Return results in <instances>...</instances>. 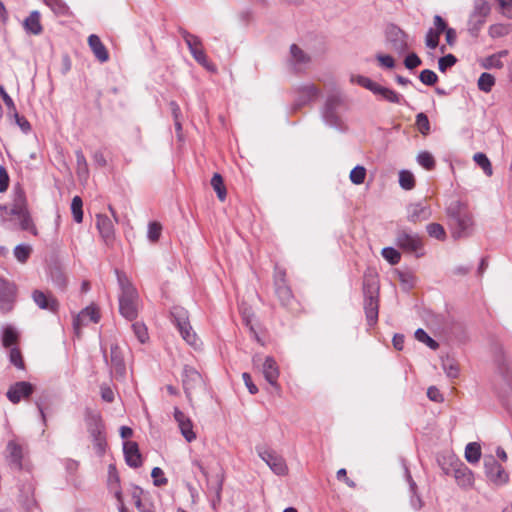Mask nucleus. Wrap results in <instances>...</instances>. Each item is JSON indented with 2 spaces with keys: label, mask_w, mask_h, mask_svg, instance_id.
I'll use <instances>...</instances> for the list:
<instances>
[{
  "label": "nucleus",
  "mask_w": 512,
  "mask_h": 512,
  "mask_svg": "<svg viewBox=\"0 0 512 512\" xmlns=\"http://www.w3.org/2000/svg\"><path fill=\"white\" fill-rule=\"evenodd\" d=\"M117 280L121 288L119 295L120 314L129 321H133L138 315V293L125 274L116 270Z\"/></svg>",
  "instance_id": "f257e3e1"
},
{
  "label": "nucleus",
  "mask_w": 512,
  "mask_h": 512,
  "mask_svg": "<svg viewBox=\"0 0 512 512\" xmlns=\"http://www.w3.org/2000/svg\"><path fill=\"white\" fill-rule=\"evenodd\" d=\"M447 215L455 227L454 238L466 237L471 234L474 221L465 203L459 200L451 201L447 207Z\"/></svg>",
  "instance_id": "f03ea898"
},
{
  "label": "nucleus",
  "mask_w": 512,
  "mask_h": 512,
  "mask_svg": "<svg viewBox=\"0 0 512 512\" xmlns=\"http://www.w3.org/2000/svg\"><path fill=\"white\" fill-rule=\"evenodd\" d=\"M0 210L17 217L23 230L31 231L34 235L37 234V230L28 211L26 195L22 189L15 190L12 204L10 206L0 205Z\"/></svg>",
  "instance_id": "7ed1b4c3"
},
{
  "label": "nucleus",
  "mask_w": 512,
  "mask_h": 512,
  "mask_svg": "<svg viewBox=\"0 0 512 512\" xmlns=\"http://www.w3.org/2000/svg\"><path fill=\"white\" fill-rule=\"evenodd\" d=\"M378 281L373 274H365L363 281L364 310L368 325H374L378 320Z\"/></svg>",
  "instance_id": "20e7f679"
},
{
  "label": "nucleus",
  "mask_w": 512,
  "mask_h": 512,
  "mask_svg": "<svg viewBox=\"0 0 512 512\" xmlns=\"http://www.w3.org/2000/svg\"><path fill=\"white\" fill-rule=\"evenodd\" d=\"M171 316L182 338L187 342V344L197 347L199 339L190 325L188 311L183 307L174 306L171 310Z\"/></svg>",
  "instance_id": "39448f33"
},
{
  "label": "nucleus",
  "mask_w": 512,
  "mask_h": 512,
  "mask_svg": "<svg viewBox=\"0 0 512 512\" xmlns=\"http://www.w3.org/2000/svg\"><path fill=\"white\" fill-rule=\"evenodd\" d=\"M343 105V99L340 94L333 93L328 95L322 108V118L330 127L342 129V120L339 115V109Z\"/></svg>",
  "instance_id": "423d86ee"
},
{
  "label": "nucleus",
  "mask_w": 512,
  "mask_h": 512,
  "mask_svg": "<svg viewBox=\"0 0 512 512\" xmlns=\"http://www.w3.org/2000/svg\"><path fill=\"white\" fill-rule=\"evenodd\" d=\"M396 245L408 253L415 254L416 257L424 255L422 237L408 229H398L396 234Z\"/></svg>",
  "instance_id": "0eeeda50"
},
{
  "label": "nucleus",
  "mask_w": 512,
  "mask_h": 512,
  "mask_svg": "<svg viewBox=\"0 0 512 512\" xmlns=\"http://www.w3.org/2000/svg\"><path fill=\"white\" fill-rule=\"evenodd\" d=\"M182 384L189 401H191L193 394L205 390V382L202 375L195 368L188 365L183 368Z\"/></svg>",
  "instance_id": "6e6552de"
},
{
  "label": "nucleus",
  "mask_w": 512,
  "mask_h": 512,
  "mask_svg": "<svg viewBox=\"0 0 512 512\" xmlns=\"http://www.w3.org/2000/svg\"><path fill=\"white\" fill-rule=\"evenodd\" d=\"M258 456L269 466V468L279 476H284L288 472L287 464L284 458L276 451L265 446H257Z\"/></svg>",
  "instance_id": "1a4fd4ad"
},
{
  "label": "nucleus",
  "mask_w": 512,
  "mask_h": 512,
  "mask_svg": "<svg viewBox=\"0 0 512 512\" xmlns=\"http://www.w3.org/2000/svg\"><path fill=\"white\" fill-rule=\"evenodd\" d=\"M490 13V6L486 0H476L474 10L468 21V31L473 37H477L486 18Z\"/></svg>",
  "instance_id": "9d476101"
},
{
  "label": "nucleus",
  "mask_w": 512,
  "mask_h": 512,
  "mask_svg": "<svg viewBox=\"0 0 512 512\" xmlns=\"http://www.w3.org/2000/svg\"><path fill=\"white\" fill-rule=\"evenodd\" d=\"M181 36L183 37L185 43L187 44L190 53L192 54L195 61H197L200 65L207 68L208 70H212L210 66L206 53L203 49L202 41L196 35H193L186 31L185 29L179 30Z\"/></svg>",
  "instance_id": "9b49d317"
},
{
  "label": "nucleus",
  "mask_w": 512,
  "mask_h": 512,
  "mask_svg": "<svg viewBox=\"0 0 512 512\" xmlns=\"http://www.w3.org/2000/svg\"><path fill=\"white\" fill-rule=\"evenodd\" d=\"M17 288L13 282L0 277V309L7 313L13 309Z\"/></svg>",
  "instance_id": "f8f14e48"
},
{
  "label": "nucleus",
  "mask_w": 512,
  "mask_h": 512,
  "mask_svg": "<svg viewBox=\"0 0 512 512\" xmlns=\"http://www.w3.org/2000/svg\"><path fill=\"white\" fill-rule=\"evenodd\" d=\"M484 469L486 476L495 484H505L509 479L508 473L493 456L484 458Z\"/></svg>",
  "instance_id": "ddd939ff"
},
{
  "label": "nucleus",
  "mask_w": 512,
  "mask_h": 512,
  "mask_svg": "<svg viewBox=\"0 0 512 512\" xmlns=\"http://www.w3.org/2000/svg\"><path fill=\"white\" fill-rule=\"evenodd\" d=\"M387 41L391 49L399 54L408 50V35L397 26H390L386 32Z\"/></svg>",
  "instance_id": "4468645a"
},
{
  "label": "nucleus",
  "mask_w": 512,
  "mask_h": 512,
  "mask_svg": "<svg viewBox=\"0 0 512 512\" xmlns=\"http://www.w3.org/2000/svg\"><path fill=\"white\" fill-rule=\"evenodd\" d=\"M104 358L107 363H110L111 372L116 377L123 378L126 374V366L122 350L117 344H112L110 348V360L104 351Z\"/></svg>",
  "instance_id": "2eb2a0df"
},
{
  "label": "nucleus",
  "mask_w": 512,
  "mask_h": 512,
  "mask_svg": "<svg viewBox=\"0 0 512 512\" xmlns=\"http://www.w3.org/2000/svg\"><path fill=\"white\" fill-rule=\"evenodd\" d=\"M296 96L293 104V109L297 110L301 107L309 104L311 101L315 100L319 94V89L314 84H306L299 86L295 89Z\"/></svg>",
  "instance_id": "dca6fc26"
},
{
  "label": "nucleus",
  "mask_w": 512,
  "mask_h": 512,
  "mask_svg": "<svg viewBox=\"0 0 512 512\" xmlns=\"http://www.w3.org/2000/svg\"><path fill=\"white\" fill-rule=\"evenodd\" d=\"M100 320V314L97 307L91 305L84 308L76 317L73 319V328L77 335L80 334V330L83 326L89 322L97 323Z\"/></svg>",
  "instance_id": "f3484780"
},
{
  "label": "nucleus",
  "mask_w": 512,
  "mask_h": 512,
  "mask_svg": "<svg viewBox=\"0 0 512 512\" xmlns=\"http://www.w3.org/2000/svg\"><path fill=\"white\" fill-rule=\"evenodd\" d=\"M33 391L34 386L30 382L19 381L10 386L6 396L13 404H17L22 399L28 398Z\"/></svg>",
  "instance_id": "a211bd4d"
},
{
  "label": "nucleus",
  "mask_w": 512,
  "mask_h": 512,
  "mask_svg": "<svg viewBox=\"0 0 512 512\" xmlns=\"http://www.w3.org/2000/svg\"><path fill=\"white\" fill-rule=\"evenodd\" d=\"M275 293L281 304L288 306L293 300V294L290 287L286 283L285 272L276 271L275 273Z\"/></svg>",
  "instance_id": "6ab92c4d"
},
{
  "label": "nucleus",
  "mask_w": 512,
  "mask_h": 512,
  "mask_svg": "<svg viewBox=\"0 0 512 512\" xmlns=\"http://www.w3.org/2000/svg\"><path fill=\"white\" fill-rule=\"evenodd\" d=\"M32 299L35 304L43 310L56 313L59 310V302L51 293H44L41 290H34Z\"/></svg>",
  "instance_id": "aec40b11"
},
{
  "label": "nucleus",
  "mask_w": 512,
  "mask_h": 512,
  "mask_svg": "<svg viewBox=\"0 0 512 512\" xmlns=\"http://www.w3.org/2000/svg\"><path fill=\"white\" fill-rule=\"evenodd\" d=\"M431 215L430 207L423 202L411 203L407 207V219L409 222H422L428 220Z\"/></svg>",
  "instance_id": "412c9836"
},
{
  "label": "nucleus",
  "mask_w": 512,
  "mask_h": 512,
  "mask_svg": "<svg viewBox=\"0 0 512 512\" xmlns=\"http://www.w3.org/2000/svg\"><path fill=\"white\" fill-rule=\"evenodd\" d=\"M174 418L178 423L181 434L187 442H192L196 439V434L193 431V423L191 419L186 416L179 408H174Z\"/></svg>",
  "instance_id": "4be33fe9"
},
{
  "label": "nucleus",
  "mask_w": 512,
  "mask_h": 512,
  "mask_svg": "<svg viewBox=\"0 0 512 512\" xmlns=\"http://www.w3.org/2000/svg\"><path fill=\"white\" fill-rule=\"evenodd\" d=\"M96 226L104 242L107 245L111 244L115 238L112 220L107 215L98 214L96 216Z\"/></svg>",
  "instance_id": "5701e85b"
},
{
  "label": "nucleus",
  "mask_w": 512,
  "mask_h": 512,
  "mask_svg": "<svg viewBox=\"0 0 512 512\" xmlns=\"http://www.w3.org/2000/svg\"><path fill=\"white\" fill-rule=\"evenodd\" d=\"M123 452L127 465L138 468L142 465V456L138 444L134 441H126L123 444Z\"/></svg>",
  "instance_id": "b1692460"
},
{
  "label": "nucleus",
  "mask_w": 512,
  "mask_h": 512,
  "mask_svg": "<svg viewBox=\"0 0 512 512\" xmlns=\"http://www.w3.org/2000/svg\"><path fill=\"white\" fill-rule=\"evenodd\" d=\"M261 370L266 381L272 386H276L279 378V368L275 359L271 356H267L262 364Z\"/></svg>",
  "instance_id": "393cba45"
},
{
  "label": "nucleus",
  "mask_w": 512,
  "mask_h": 512,
  "mask_svg": "<svg viewBox=\"0 0 512 512\" xmlns=\"http://www.w3.org/2000/svg\"><path fill=\"white\" fill-rule=\"evenodd\" d=\"M88 45L91 48L94 56L101 63H104V62L108 61L109 53H108L106 47L104 46V44L102 43V41L100 40V38L97 35L91 34L88 37Z\"/></svg>",
  "instance_id": "a878e982"
},
{
  "label": "nucleus",
  "mask_w": 512,
  "mask_h": 512,
  "mask_svg": "<svg viewBox=\"0 0 512 512\" xmlns=\"http://www.w3.org/2000/svg\"><path fill=\"white\" fill-rule=\"evenodd\" d=\"M40 13L38 11H32L23 22L24 29L27 33L32 35H40L43 31V27L40 22Z\"/></svg>",
  "instance_id": "bb28decb"
},
{
  "label": "nucleus",
  "mask_w": 512,
  "mask_h": 512,
  "mask_svg": "<svg viewBox=\"0 0 512 512\" xmlns=\"http://www.w3.org/2000/svg\"><path fill=\"white\" fill-rule=\"evenodd\" d=\"M108 487L117 501H121L122 491L120 488V479L114 465H110L108 468Z\"/></svg>",
  "instance_id": "cd10ccee"
},
{
  "label": "nucleus",
  "mask_w": 512,
  "mask_h": 512,
  "mask_svg": "<svg viewBox=\"0 0 512 512\" xmlns=\"http://www.w3.org/2000/svg\"><path fill=\"white\" fill-rule=\"evenodd\" d=\"M290 56V61L295 67L306 66L310 62V56L296 44L290 46Z\"/></svg>",
  "instance_id": "c85d7f7f"
},
{
  "label": "nucleus",
  "mask_w": 512,
  "mask_h": 512,
  "mask_svg": "<svg viewBox=\"0 0 512 512\" xmlns=\"http://www.w3.org/2000/svg\"><path fill=\"white\" fill-rule=\"evenodd\" d=\"M373 94L375 95H379L382 97V99L390 102V103H400L401 100H402V95H400L399 93H397L396 91L390 89V88H387V87H384V86H381L379 85L378 83L376 84L375 86V90H373L372 92Z\"/></svg>",
  "instance_id": "c756f323"
},
{
  "label": "nucleus",
  "mask_w": 512,
  "mask_h": 512,
  "mask_svg": "<svg viewBox=\"0 0 512 512\" xmlns=\"http://www.w3.org/2000/svg\"><path fill=\"white\" fill-rule=\"evenodd\" d=\"M7 451L10 463L20 469L22 467L21 460L23 457L21 446L15 441H10L7 444Z\"/></svg>",
  "instance_id": "7c9ffc66"
},
{
  "label": "nucleus",
  "mask_w": 512,
  "mask_h": 512,
  "mask_svg": "<svg viewBox=\"0 0 512 512\" xmlns=\"http://www.w3.org/2000/svg\"><path fill=\"white\" fill-rule=\"evenodd\" d=\"M442 368L447 377L454 379L459 376L460 368L457 361L449 356L442 358Z\"/></svg>",
  "instance_id": "2f4dec72"
},
{
  "label": "nucleus",
  "mask_w": 512,
  "mask_h": 512,
  "mask_svg": "<svg viewBox=\"0 0 512 512\" xmlns=\"http://www.w3.org/2000/svg\"><path fill=\"white\" fill-rule=\"evenodd\" d=\"M21 498L23 505L27 509V511H32V508L35 506L36 502L34 500L33 494H34V488L32 484H27L21 488Z\"/></svg>",
  "instance_id": "473e14b6"
},
{
  "label": "nucleus",
  "mask_w": 512,
  "mask_h": 512,
  "mask_svg": "<svg viewBox=\"0 0 512 512\" xmlns=\"http://www.w3.org/2000/svg\"><path fill=\"white\" fill-rule=\"evenodd\" d=\"M88 426V432L92 440L104 437L103 426L101 424L99 415H92Z\"/></svg>",
  "instance_id": "72a5a7b5"
},
{
  "label": "nucleus",
  "mask_w": 512,
  "mask_h": 512,
  "mask_svg": "<svg viewBox=\"0 0 512 512\" xmlns=\"http://www.w3.org/2000/svg\"><path fill=\"white\" fill-rule=\"evenodd\" d=\"M481 457V447L476 442L467 444L465 448V458L469 463H477Z\"/></svg>",
  "instance_id": "f704fd0d"
},
{
  "label": "nucleus",
  "mask_w": 512,
  "mask_h": 512,
  "mask_svg": "<svg viewBox=\"0 0 512 512\" xmlns=\"http://www.w3.org/2000/svg\"><path fill=\"white\" fill-rule=\"evenodd\" d=\"M18 332L16 329L10 325H7L3 329V335H2V344L4 347H11L18 341Z\"/></svg>",
  "instance_id": "c9c22d12"
},
{
  "label": "nucleus",
  "mask_w": 512,
  "mask_h": 512,
  "mask_svg": "<svg viewBox=\"0 0 512 512\" xmlns=\"http://www.w3.org/2000/svg\"><path fill=\"white\" fill-rule=\"evenodd\" d=\"M406 473H407V479H408L409 486H410V491L412 493V496L410 499V504L413 507V509L420 510L423 506V502H422L421 497L416 493L417 485H416L415 481L412 479L408 470H406Z\"/></svg>",
  "instance_id": "e433bc0d"
},
{
  "label": "nucleus",
  "mask_w": 512,
  "mask_h": 512,
  "mask_svg": "<svg viewBox=\"0 0 512 512\" xmlns=\"http://www.w3.org/2000/svg\"><path fill=\"white\" fill-rule=\"evenodd\" d=\"M455 478L460 486L467 487L473 483L472 472L464 467L455 470Z\"/></svg>",
  "instance_id": "4c0bfd02"
},
{
  "label": "nucleus",
  "mask_w": 512,
  "mask_h": 512,
  "mask_svg": "<svg viewBox=\"0 0 512 512\" xmlns=\"http://www.w3.org/2000/svg\"><path fill=\"white\" fill-rule=\"evenodd\" d=\"M473 160L476 162L477 165H479L482 168L485 175H487L488 177L492 176L493 169L491 162L484 153H475L473 156Z\"/></svg>",
  "instance_id": "58836bf2"
},
{
  "label": "nucleus",
  "mask_w": 512,
  "mask_h": 512,
  "mask_svg": "<svg viewBox=\"0 0 512 512\" xmlns=\"http://www.w3.org/2000/svg\"><path fill=\"white\" fill-rule=\"evenodd\" d=\"M211 186L217 193V197L220 201L226 199V188L223 183V178L220 174L215 173L211 179Z\"/></svg>",
  "instance_id": "ea45409f"
},
{
  "label": "nucleus",
  "mask_w": 512,
  "mask_h": 512,
  "mask_svg": "<svg viewBox=\"0 0 512 512\" xmlns=\"http://www.w3.org/2000/svg\"><path fill=\"white\" fill-rule=\"evenodd\" d=\"M83 202L81 197L74 196L71 202V212L73 215V219L76 223H81L83 221Z\"/></svg>",
  "instance_id": "a19ab883"
},
{
  "label": "nucleus",
  "mask_w": 512,
  "mask_h": 512,
  "mask_svg": "<svg viewBox=\"0 0 512 512\" xmlns=\"http://www.w3.org/2000/svg\"><path fill=\"white\" fill-rule=\"evenodd\" d=\"M417 162L420 166L425 168L426 170L434 169L436 162L433 155L428 151H421L417 155Z\"/></svg>",
  "instance_id": "79ce46f5"
},
{
  "label": "nucleus",
  "mask_w": 512,
  "mask_h": 512,
  "mask_svg": "<svg viewBox=\"0 0 512 512\" xmlns=\"http://www.w3.org/2000/svg\"><path fill=\"white\" fill-rule=\"evenodd\" d=\"M495 84V78L490 73H482L478 79V88L483 92H490Z\"/></svg>",
  "instance_id": "37998d69"
},
{
  "label": "nucleus",
  "mask_w": 512,
  "mask_h": 512,
  "mask_svg": "<svg viewBox=\"0 0 512 512\" xmlns=\"http://www.w3.org/2000/svg\"><path fill=\"white\" fill-rule=\"evenodd\" d=\"M399 184L405 190H411L415 186L414 175L408 170H402L399 173Z\"/></svg>",
  "instance_id": "c03bdc74"
},
{
  "label": "nucleus",
  "mask_w": 512,
  "mask_h": 512,
  "mask_svg": "<svg viewBox=\"0 0 512 512\" xmlns=\"http://www.w3.org/2000/svg\"><path fill=\"white\" fill-rule=\"evenodd\" d=\"M426 231L430 237L436 238L437 240H444L446 238L445 229L439 223L428 224L426 226Z\"/></svg>",
  "instance_id": "a18cd8bd"
},
{
  "label": "nucleus",
  "mask_w": 512,
  "mask_h": 512,
  "mask_svg": "<svg viewBox=\"0 0 512 512\" xmlns=\"http://www.w3.org/2000/svg\"><path fill=\"white\" fill-rule=\"evenodd\" d=\"M381 254L391 265H396L400 262L401 254L393 247L383 248Z\"/></svg>",
  "instance_id": "49530a36"
},
{
  "label": "nucleus",
  "mask_w": 512,
  "mask_h": 512,
  "mask_svg": "<svg viewBox=\"0 0 512 512\" xmlns=\"http://www.w3.org/2000/svg\"><path fill=\"white\" fill-rule=\"evenodd\" d=\"M441 33L434 30L433 28H429L426 36H425V45L429 49H436L439 45Z\"/></svg>",
  "instance_id": "de8ad7c7"
},
{
  "label": "nucleus",
  "mask_w": 512,
  "mask_h": 512,
  "mask_svg": "<svg viewBox=\"0 0 512 512\" xmlns=\"http://www.w3.org/2000/svg\"><path fill=\"white\" fill-rule=\"evenodd\" d=\"M31 252L32 248L29 245L20 244L14 248V256L20 263H25Z\"/></svg>",
  "instance_id": "09e8293b"
},
{
  "label": "nucleus",
  "mask_w": 512,
  "mask_h": 512,
  "mask_svg": "<svg viewBox=\"0 0 512 512\" xmlns=\"http://www.w3.org/2000/svg\"><path fill=\"white\" fill-rule=\"evenodd\" d=\"M416 126L419 132L426 136L430 133V122L426 114L418 113L416 115Z\"/></svg>",
  "instance_id": "8fccbe9b"
},
{
  "label": "nucleus",
  "mask_w": 512,
  "mask_h": 512,
  "mask_svg": "<svg viewBox=\"0 0 512 512\" xmlns=\"http://www.w3.org/2000/svg\"><path fill=\"white\" fill-rule=\"evenodd\" d=\"M415 338L425 343L429 348L435 350L439 347V344L432 339L422 328H419L415 331Z\"/></svg>",
  "instance_id": "3c124183"
},
{
  "label": "nucleus",
  "mask_w": 512,
  "mask_h": 512,
  "mask_svg": "<svg viewBox=\"0 0 512 512\" xmlns=\"http://www.w3.org/2000/svg\"><path fill=\"white\" fill-rule=\"evenodd\" d=\"M366 176V169L363 166H356L350 172V180L355 185H360L364 182Z\"/></svg>",
  "instance_id": "603ef678"
},
{
  "label": "nucleus",
  "mask_w": 512,
  "mask_h": 512,
  "mask_svg": "<svg viewBox=\"0 0 512 512\" xmlns=\"http://www.w3.org/2000/svg\"><path fill=\"white\" fill-rule=\"evenodd\" d=\"M351 83H357L360 86L368 89L369 91L373 92L375 90L376 82L372 81L370 78L361 76V75H352L350 77Z\"/></svg>",
  "instance_id": "864d4df0"
},
{
  "label": "nucleus",
  "mask_w": 512,
  "mask_h": 512,
  "mask_svg": "<svg viewBox=\"0 0 512 512\" xmlns=\"http://www.w3.org/2000/svg\"><path fill=\"white\" fill-rule=\"evenodd\" d=\"M162 225L159 222H150L148 224L147 237L151 242H157L161 236Z\"/></svg>",
  "instance_id": "5fc2aeb1"
},
{
  "label": "nucleus",
  "mask_w": 512,
  "mask_h": 512,
  "mask_svg": "<svg viewBox=\"0 0 512 512\" xmlns=\"http://www.w3.org/2000/svg\"><path fill=\"white\" fill-rule=\"evenodd\" d=\"M132 329H133L135 336L141 343H145L148 340L149 337H148L147 327L145 326L144 323L135 322L132 324Z\"/></svg>",
  "instance_id": "6e6d98bb"
},
{
  "label": "nucleus",
  "mask_w": 512,
  "mask_h": 512,
  "mask_svg": "<svg viewBox=\"0 0 512 512\" xmlns=\"http://www.w3.org/2000/svg\"><path fill=\"white\" fill-rule=\"evenodd\" d=\"M76 163H77V173L80 177L87 176L88 174V165L86 158L81 150L76 151Z\"/></svg>",
  "instance_id": "4d7b16f0"
},
{
  "label": "nucleus",
  "mask_w": 512,
  "mask_h": 512,
  "mask_svg": "<svg viewBox=\"0 0 512 512\" xmlns=\"http://www.w3.org/2000/svg\"><path fill=\"white\" fill-rule=\"evenodd\" d=\"M419 79L423 84L433 86L438 81V76L434 71L425 69L421 71Z\"/></svg>",
  "instance_id": "13d9d810"
},
{
  "label": "nucleus",
  "mask_w": 512,
  "mask_h": 512,
  "mask_svg": "<svg viewBox=\"0 0 512 512\" xmlns=\"http://www.w3.org/2000/svg\"><path fill=\"white\" fill-rule=\"evenodd\" d=\"M457 58L453 54H447L438 60V68L441 72H445L448 68L454 66Z\"/></svg>",
  "instance_id": "bf43d9fd"
},
{
  "label": "nucleus",
  "mask_w": 512,
  "mask_h": 512,
  "mask_svg": "<svg viewBox=\"0 0 512 512\" xmlns=\"http://www.w3.org/2000/svg\"><path fill=\"white\" fill-rule=\"evenodd\" d=\"M51 279H52V282L53 284L61 289V290H64L66 285H67V279H66V276L58 269L54 270L52 273H51Z\"/></svg>",
  "instance_id": "052dcab7"
},
{
  "label": "nucleus",
  "mask_w": 512,
  "mask_h": 512,
  "mask_svg": "<svg viewBox=\"0 0 512 512\" xmlns=\"http://www.w3.org/2000/svg\"><path fill=\"white\" fill-rule=\"evenodd\" d=\"M10 362L18 369H24V362L21 352L18 348L13 347L9 353Z\"/></svg>",
  "instance_id": "680f3d73"
},
{
  "label": "nucleus",
  "mask_w": 512,
  "mask_h": 512,
  "mask_svg": "<svg viewBox=\"0 0 512 512\" xmlns=\"http://www.w3.org/2000/svg\"><path fill=\"white\" fill-rule=\"evenodd\" d=\"M151 477L153 478V483L155 486H163L166 485L168 480L164 477V472L161 468L155 467L152 469Z\"/></svg>",
  "instance_id": "e2e57ef3"
},
{
  "label": "nucleus",
  "mask_w": 512,
  "mask_h": 512,
  "mask_svg": "<svg viewBox=\"0 0 512 512\" xmlns=\"http://www.w3.org/2000/svg\"><path fill=\"white\" fill-rule=\"evenodd\" d=\"M483 66L486 69H491V68L500 69L503 67V63H502L501 59H499V55H491L485 59Z\"/></svg>",
  "instance_id": "0e129e2a"
},
{
  "label": "nucleus",
  "mask_w": 512,
  "mask_h": 512,
  "mask_svg": "<svg viewBox=\"0 0 512 512\" xmlns=\"http://www.w3.org/2000/svg\"><path fill=\"white\" fill-rule=\"evenodd\" d=\"M9 175L4 166H0V193L7 191L9 187Z\"/></svg>",
  "instance_id": "69168bd1"
},
{
  "label": "nucleus",
  "mask_w": 512,
  "mask_h": 512,
  "mask_svg": "<svg viewBox=\"0 0 512 512\" xmlns=\"http://www.w3.org/2000/svg\"><path fill=\"white\" fill-rule=\"evenodd\" d=\"M507 34V28L501 24L491 25L489 27V35L492 38L502 37Z\"/></svg>",
  "instance_id": "338daca9"
},
{
  "label": "nucleus",
  "mask_w": 512,
  "mask_h": 512,
  "mask_svg": "<svg viewBox=\"0 0 512 512\" xmlns=\"http://www.w3.org/2000/svg\"><path fill=\"white\" fill-rule=\"evenodd\" d=\"M404 64L407 69H414L421 64V59L415 53H411L406 56Z\"/></svg>",
  "instance_id": "774afa93"
}]
</instances>
